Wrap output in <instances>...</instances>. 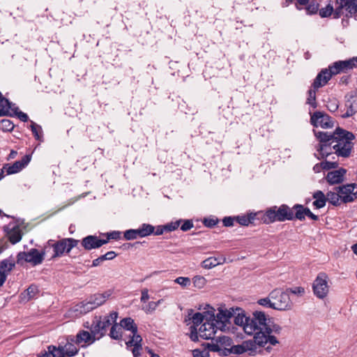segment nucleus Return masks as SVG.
<instances>
[{"label":"nucleus","mask_w":357,"mask_h":357,"mask_svg":"<svg viewBox=\"0 0 357 357\" xmlns=\"http://www.w3.org/2000/svg\"><path fill=\"white\" fill-rule=\"evenodd\" d=\"M314 134L319 141L316 146L317 151L320 157L318 159L328 157L335 153L338 157L348 158L354 147L352 141L354 135L344 129L337 128L333 132H322L313 130Z\"/></svg>","instance_id":"f257e3e1"},{"label":"nucleus","mask_w":357,"mask_h":357,"mask_svg":"<svg viewBox=\"0 0 357 357\" xmlns=\"http://www.w3.org/2000/svg\"><path fill=\"white\" fill-rule=\"evenodd\" d=\"M120 326L126 331L132 333V335L130 339L126 342L127 347H133L132 353L134 357H138L141 355V350L142 349V337L137 334V326L135 321L131 317L123 318L121 320Z\"/></svg>","instance_id":"20e7f679"},{"label":"nucleus","mask_w":357,"mask_h":357,"mask_svg":"<svg viewBox=\"0 0 357 357\" xmlns=\"http://www.w3.org/2000/svg\"><path fill=\"white\" fill-rule=\"evenodd\" d=\"M256 214H250L249 215L236 216V221L241 225L248 226L249 224L252 223Z\"/></svg>","instance_id":"473e14b6"},{"label":"nucleus","mask_w":357,"mask_h":357,"mask_svg":"<svg viewBox=\"0 0 357 357\" xmlns=\"http://www.w3.org/2000/svg\"><path fill=\"white\" fill-rule=\"evenodd\" d=\"M332 77L328 68L322 69L317 75L312 84V87L315 89H319L320 87L326 85Z\"/></svg>","instance_id":"4be33fe9"},{"label":"nucleus","mask_w":357,"mask_h":357,"mask_svg":"<svg viewBox=\"0 0 357 357\" xmlns=\"http://www.w3.org/2000/svg\"><path fill=\"white\" fill-rule=\"evenodd\" d=\"M3 230L6 233V236L12 244H16L21 241L22 234L19 226L11 225H6L3 227Z\"/></svg>","instance_id":"412c9836"},{"label":"nucleus","mask_w":357,"mask_h":357,"mask_svg":"<svg viewBox=\"0 0 357 357\" xmlns=\"http://www.w3.org/2000/svg\"><path fill=\"white\" fill-rule=\"evenodd\" d=\"M206 315H207V314L205 316H204L203 314H202L200 312L195 313L191 318L193 324L196 326H198L199 325H200L202 323V321H204V317H206V318L207 317Z\"/></svg>","instance_id":"09e8293b"},{"label":"nucleus","mask_w":357,"mask_h":357,"mask_svg":"<svg viewBox=\"0 0 357 357\" xmlns=\"http://www.w3.org/2000/svg\"><path fill=\"white\" fill-rule=\"evenodd\" d=\"M311 0H296L295 6L297 10H301L303 9L301 6H306L310 2Z\"/></svg>","instance_id":"774afa93"},{"label":"nucleus","mask_w":357,"mask_h":357,"mask_svg":"<svg viewBox=\"0 0 357 357\" xmlns=\"http://www.w3.org/2000/svg\"><path fill=\"white\" fill-rule=\"evenodd\" d=\"M142 296L140 298L141 302L146 303L149 299V290L144 288L142 290Z\"/></svg>","instance_id":"338daca9"},{"label":"nucleus","mask_w":357,"mask_h":357,"mask_svg":"<svg viewBox=\"0 0 357 357\" xmlns=\"http://www.w3.org/2000/svg\"><path fill=\"white\" fill-rule=\"evenodd\" d=\"M294 218L303 221L305 219L306 207L301 204H295L292 208Z\"/></svg>","instance_id":"c85d7f7f"},{"label":"nucleus","mask_w":357,"mask_h":357,"mask_svg":"<svg viewBox=\"0 0 357 357\" xmlns=\"http://www.w3.org/2000/svg\"><path fill=\"white\" fill-rule=\"evenodd\" d=\"M313 198L315 200L313 202L312 205L317 208H321L326 205V199L324 192L321 190H317L313 194Z\"/></svg>","instance_id":"bb28decb"},{"label":"nucleus","mask_w":357,"mask_h":357,"mask_svg":"<svg viewBox=\"0 0 357 357\" xmlns=\"http://www.w3.org/2000/svg\"><path fill=\"white\" fill-rule=\"evenodd\" d=\"M81 243L85 250H91L107 243V240L100 239L97 236L89 235L82 238Z\"/></svg>","instance_id":"aec40b11"},{"label":"nucleus","mask_w":357,"mask_h":357,"mask_svg":"<svg viewBox=\"0 0 357 357\" xmlns=\"http://www.w3.org/2000/svg\"><path fill=\"white\" fill-rule=\"evenodd\" d=\"M30 128L31 132L36 138V139L42 142L43 141V130L40 125H38L33 121H31Z\"/></svg>","instance_id":"2f4dec72"},{"label":"nucleus","mask_w":357,"mask_h":357,"mask_svg":"<svg viewBox=\"0 0 357 357\" xmlns=\"http://www.w3.org/2000/svg\"><path fill=\"white\" fill-rule=\"evenodd\" d=\"M294 219L293 209L286 204H282L279 207L274 206L268 208L261 217L265 224L274 222H284Z\"/></svg>","instance_id":"39448f33"},{"label":"nucleus","mask_w":357,"mask_h":357,"mask_svg":"<svg viewBox=\"0 0 357 357\" xmlns=\"http://www.w3.org/2000/svg\"><path fill=\"white\" fill-rule=\"evenodd\" d=\"M287 292L289 295V293L302 296L305 294V289L302 287H295L291 288H287L286 289Z\"/></svg>","instance_id":"8fccbe9b"},{"label":"nucleus","mask_w":357,"mask_h":357,"mask_svg":"<svg viewBox=\"0 0 357 357\" xmlns=\"http://www.w3.org/2000/svg\"><path fill=\"white\" fill-rule=\"evenodd\" d=\"M101 324L105 331L109 326L112 325V323L109 320V317L107 316L104 317L102 319L101 318Z\"/></svg>","instance_id":"69168bd1"},{"label":"nucleus","mask_w":357,"mask_h":357,"mask_svg":"<svg viewBox=\"0 0 357 357\" xmlns=\"http://www.w3.org/2000/svg\"><path fill=\"white\" fill-rule=\"evenodd\" d=\"M236 220L235 217H225L222 220V223L225 227H231L234 225V222Z\"/></svg>","instance_id":"680f3d73"},{"label":"nucleus","mask_w":357,"mask_h":357,"mask_svg":"<svg viewBox=\"0 0 357 357\" xmlns=\"http://www.w3.org/2000/svg\"><path fill=\"white\" fill-rule=\"evenodd\" d=\"M214 340H212V342L211 343L207 344V347L209 351H214V352H219L222 355V351L224 350L221 346L219 344V343L215 340V342Z\"/></svg>","instance_id":"de8ad7c7"},{"label":"nucleus","mask_w":357,"mask_h":357,"mask_svg":"<svg viewBox=\"0 0 357 357\" xmlns=\"http://www.w3.org/2000/svg\"><path fill=\"white\" fill-rule=\"evenodd\" d=\"M123 236L127 241L135 240L138 237L141 238L140 231L139 230V228L136 229H128L124 232Z\"/></svg>","instance_id":"4c0bfd02"},{"label":"nucleus","mask_w":357,"mask_h":357,"mask_svg":"<svg viewBox=\"0 0 357 357\" xmlns=\"http://www.w3.org/2000/svg\"><path fill=\"white\" fill-rule=\"evenodd\" d=\"M345 72L357 67V57H353L348 60L342 61Z\"/></svg>","instance_id":"c03bdc74"},{"label":"nucleus","mask_w":357,"mask_h":357,"mask_svg":"<svg viewBox=\"0 0 357 357\" xmlns=\"http://www.w3.org/2000/svg\"><path fill=\"white\" fill-rule=\"evenodd\" d=\"M193 227V222L190 220H186L183 222V225L181 226V229L183 231H186L190 230Z\"/></svg>","instance_id":"e2e57ef3"},{"label":"nucleus","mask_w":357,"mask_h":357,"mask_svg":"<svg viewBox=\"0 0 357 357\" xmlns=\"http://www.w3.org/2000/svg\"><path fill=\"white\" fill-rule=\"evenodd\" d=\"M207 316H210V319L216 324L217 328L220 331H225V328H229L227 324H229V319L234 317L233 311L227 310H219L217 314L215 316L214 313L207 312Z\"/></svg>","instance_id":"9b49d317"},{"label":"nucleus","mask_w":357,"mask_h":357,"mask_svg":"<svg viewBox=\"0 0 357 357\" xmlns=\"http://www.w3.org/2000/svg\"><path fill=\"white\" fill-rule=\"evenodd\" d=\"M282 328L274 323H267L264 327L255 330L252 334L253 339L243 341L245 352L249 356H255L260 353L261 348H264L267 352H271L272 347L279 344L276 335H280Z\"/></svg>","instance_id":"f03ea898"},{"label":"nucleus","mask_w":357,"mask_h":357,"mask_svg":"<svg viewBox=\"0 0 357 357\" xmlns=\"http://www.w3.org/2000/svg\"><path fill=\"white\" fill-rule=\"evenodd\" d=\"M121 233L119 231H113L112 232L107 233V238L105 240H107V243L109 240L114 239V240H119L121 238Z\"/></svg>","instance_id":"052dcab7"},{"label":"nucleus","mask_w":357,"mask_h":357,"mask_svg":"<svg viewBox=\"0 0 357 357\" xmlns=\"http://www.w3.org/2000/svg\"><path fill=\"white\" fill-rule=\"evenodd\" d=\"M85 327L89 328L90 331L96 336L98 337V340L102 338L105 334V331L104 330L101 324V317H95L91 326L84 325Z\"/></svg>","instance_id":"b1692460"},{"label":"nucleus","mask_w":357,"mask_h":357,"mask_svg":"<svg viewBox=\"0 0 357 357\" xmlns=\"http://www.w3.org/2000/svg\"><path fill=\"white\" fill-rule=\"evenodd\" d=\"M182 220H178L174 222H170L165 225V231H172L176 230L180 225Z\"/></svg>","instance_id":"6e6d98bb"},{"label":"nucleus","mask_w":357,"mask_h":357,"mask_svg":"<svg viewBox=\"0 0 357 357\" xmlns=\"http://www.w3.org/2000/svg\"><path fill=\"white\" fill-rule=\"evenodd\" d=\"M79 241L67 238H63L60 241L55 242L54 240H49L47 245L52 246L54 251L53 257L62 256L65 252L68 253L75 247L77 246Z\"/></svg>","instance_id":"1a4fd4ad"},{"label":"nucleus","mask_w":357,"mask_h":357,"mask_svg":"<svg viewBox=\"0 0 357 357\" xmlns=\"http://www.w3.org/2000/svg\"><path fill=\"white\" fill-rule=\"evenodd\" d=\"M319 4L316 0H311L307 5L305 6V9L307 15H314L319 10Z\"/></svg>","instance_id":"e433bc0d"},{"label":"nucleus","mask_w":357,"mask_h":357,"mask_svg":"<svg viewBox=\"0 0 357 357\" xmlns=\"http://www.w3.org/2000/svg\"><path fill=\"white\" fill-rule=\"evenodd\" d=\"M271 298L273 299L272 308L277 310H289L291 309L293 303L289 295L281 289H275L271 292Z\"/></svg>","instance_id":"6e6552de"},{"label":"nucleus","mask_w":357,"mask_h":357,"mask_svg":"<svg viewBox=\"0 0 357 357\" xmlns=\"http://www.w3.org/2000/svg\"><path fill=\"white\" fill-rule=\"evenodd\" d=\"M13 102H10L9 100L4 98L3 96L0 99V116H13L12 113L10 112Z\"/></svg>","instance_id":"a878e982"},{"label":"nucleus","mask_w":357,"mask_h":357,"mask_svg":"<svg viewBox=\"0 0 357 357\" xmlns=\"http://www.w3.org/2000/svg\"><path fill=\"white\" fill-rule=\"evenodd\" d=\"M192 282L194 287L198 289H202L205 286L206 280L203 276L196 275L192 278Z\"/></svg>","instance_id":"a18cd8bd"},{"label":"nucleus","mask_w":357,"mask_h":357,"mask_svg":"<svg viewBox=\"0 0 357 357\" xmlns=\"http://www.w3.org/2000/svg\"><path fill=\"white\" fill-rule=\"evenodd\" d=\"M156 308L157 303H155L154 301H151L146 305L142 307V310L147 314L153 312Z\"/></svg>","instance_id":"13d9d810"},{"label":"nucleus","mask_w":357,"mask_h":357,"mask_svg":"<svg viewBox=\"0 0 357 357\" xmlns=\"http://www.w3.org/2000/svg\"><path fill=\"white\" fill-rule=\"evenodd\" d=\"M15 266V261L12 256L0 261V287L3 285L8 274Z\"/></svg>","instance_id":"f3484780"},{"label":"nucleus","mask_w":357,"mask_h":357,"mask_svg":"<svg viewBox=\"0 0 357 357\" xmlns=\"http://www.w3.org/2000/svg\"><path fill=\"white\" fill-rule=\"evenodd\" d=\"M38 293V288L35 284L30 285L22 294L24 298L27 301L34 298Z\"/></svg>","instance_id":"f704fd0d"},{"label":"nucleus","mask_w":357,"mask_h":357,"mask_svg":"<svg viewBox=\"0 0 357 357\" xmlns=\"http://www.w3.org/2000/svg\"><path fill=\"white\" fill-rule=\"evenodd\" d=\"M330 73H331L332 76L337 75L342 72H345L342 61H338L334 62L332 65L328 66Z\"/></svg>","instance_id":"72a5a7b5"},{"label":"nucleus","mask_w":357,"mask_h":357,"mask_svg":"<svg viewBox=\"0 0 357 357\" xmlns=\"http://www.w3.org/2000/svg\"><path fill=\"white\" fill-rule=\"evenodd\" d=\"M155 227L150 225L144 223L139 227V230L140 231L141 238L148 236L152 234L154 232Z\"/></svg>","instance_id":"c9c22d12"},{"label":"nucleus","mask_w":357,"mask_h":357,"mask_svg":"<svg viewBox=\"0 0 357 357\" xmlns=\"http://www.w3.org/2000/svg\"><path fill=\"white\" fill-rule=\"evenodd\" d=\"M14 127L13 123L9 119H3L0 122V128L3 131H11Z\"/></svg>","instance_id":"49530a36"},{"label":"nucleus","mask_w":357,"mask_h":357,"mask_svg":"<svg viewBox=\"0 0 357 357\" xmlns=\"http://www.w3.org/2000/svg\"><path fill=\"white\" fill-rule=\"evenodd\" d=\"M243 353H245L243 342H242L241 344L231 346L230 348L224 349L222 351L223 356H228L231 354H242Z\"/></svg>","instance_id":"7c9ffc66"},{"label":"nucleus","mask_w":357,"mask_h":357,"mask_svg":"<svg viewBox=\"0 0 357 357\" xmlns=\"http://www.w3.org/2000/svg\"><path fill=\"white\" fill-rule=\"evenodd\" d=\"M109 336L114 340H121L122 337V328L116 324L112 326Z\"/></svg>","instance_id":"58836bf2"},{"label":"nucleus","mask_w":357,"mask_h":357,"mask_svg":"<svg viewBox=\"0 0 357 357\" xmlns=\"http://www.w3.org/2000/svg\"><path fill=\"white\" fill-rule=\"evenodd\" d=\"M216 340L223 349H228L227 348L228 347H231V346L233 343L232 339L231 337H229L228 336H225V335L219 336L216 339Z\"/></svg>","instance_id":"a19ab883"},{"label":"nucleus","mask_w":357,"mask_h":357,"mask_svg":"<svg viewBox=\"0 0 357 357\" xmlns=\"http://www.w3.org/2000/svg\"><path fill=\"white\" fill-rule=\"evenodd\" d=\"M31 155H25L20 160L15 161L13 165L6 164L3 169L8 175L16 174L24 168L30 162Z\"/></svg>","instance_id":"6ab92c4d"},{"label":"nucleus","mask_w":357,"mask_h":357,"mask_svg":"<svg viewBox=\"0 0 357 357\" xmlns=\"http://www.w3.org/2000/svg\"><path fill=\"white\" fill-rule=\"evenodd\" d=\"M272 301H273V299L271 298V293H270L268 297L259 299L257 303L260 305L272 308V303H273Z\"/></svg>","instance_id":"5fc2aeb1"},{"label":"nucleus","mask_w":357,"mask_h":357,"mask_svg":"<svg viewBox=\"0 0 357 357\" xmlns=\"http://www.w3.org/2000/svg\"><path fill=\"white\" fill-rule=\"evenodd\" d=\"M344 106L347 112L341 115L343 119H347L352 116L357 112V91H351L348 93L345 97Z\"/></svg>","instance_id":"4468645a"},{"label":"nucleus","mask_w":357,"mask_h":357,"mask_svg":"<svg viewBox=\"0 0 357 357\" xmlns=\"http://www.w3.org/2000/svg\"><path fill=\"white\" fill-rule=\"evenodd\" d=\"M75 340L73 338L71 339L72 342H74ZM63 351L65 354V356L67 357H72L75 356L78 351L79 349L76 347L75 344L73 342H68L63 347Z\"/></svg>","instance_id":"cd10ccee"},{"label":"nucleus","mask_w":357,"mask_h":357,"mask_svg":"<svg viewBox=\"0 0 357 357\" xmlns=\"http://www.w3.org/2000/svg\"><path fill=\"white\" fill-rule=\"evenodd\" d=\"M346 173L347 169L344 168L331 171L327 174L326 179L331 185L338 184L344 181V176Z\"/></svg>","instance_id":"5701e85b"},{"label":"nucleus","mask_w":357,"mask_h":357,"mask_svg":"<svg viewBox=\"0 0 357 357\" xmlns=\"http://www.w3.org/2000/svg\"><path fill=\"white\" fill-rule=\"evenodd\" d=\"M45 255L44 251L39 252L36 248H32L28 252H20L17 255L15 263L23 265L24 262H27L35 266L43 263Z\"/></svg>","instance_id":"9d476101"},{"label":"nucleus","mask_w":357,"mask_h":357,"mask_svg":"<svg viewBox=\"0 0 357 357\" xmlns=\"http://www.w3.org/2000/svg\"><path fill=\"white\" fill-rule=\"evenodd\" d=\"M357 188V184L349 183L336 188L341 195L343 203L352 202L357 199V192H354V189Z\"/></svg>","instance_id":"2eb2a0df"},{"label":"nucleus","mask_w":357,"mask_h":357,"mask_svg":"<svg viewBox=\"0 0 357 357\" xmlns=\"http://www.w3.org/2000/svg\"><path fill=\"white\" fill-rule=\"evenodd\" d=\"M174 282L180 284L182 287H187L190 285L191 280L188 277H178L174 280Z\"/></svg>","instance_id":"3c124183"},{"label":"nucleus","mask_w":357,"mask_h":357,"mask_svg":"<svg viewBox=\"0 0 357 357\" xmlns=\"http://www.w3.org/2000/svg\"><path fill=\"white\" fill-rule=\"evenodd\" d=\"M225 257L222 256L219 257H208L202 261V267L210 269L219 264H222L225 262Z\"/></svg>","instance_id":"393cba45"},{"label":"nucleus","mask_w":357,"mask_h":357,"mask_svg":"<svg viewBox=\"0 0 357 357\" xmlns=\"http://www.w3.org/2000/svg\"><path fill=\"white\" fill-rule=\"evenodd\" d=\"M97 340H98V337H96L91 331L82 330L76 335L75 342L77 344H80L81 347L85 348Z\"/></svg>","instance_id":"a211bd4d"},{"label":"nucleus","mask_w":357,"mask_h":357,"mask_svg":"<svg viewBox=\"0 0 357 357\" xmlns=\"http://www.w3.org/2000/svg\"><path fill=\"white\" fill-rule=\"evenodd\" d=\"M342 15L357 20V0H335L334 18Z\"/></svg>","instance_id":"0eeeda50"},{"label":"nucleus","mask_w":357,"mask_h":357,"mask_svg":"<svg viewBox=\"0 0 357 357\" xmlns=\"http://www.w3.org/2000/svg\"><path fill=\"white\" fill-rule=\"evenodd\" d=\"M47 349L53 357H66L63 347H56L55 346L50 345Z\"/></svg>","instance_id":"37998d69"},{"label":"nucleus","mask_w":357,"mask_h":357,"mask_svg":"<svg viewBox=\"0 0 357 357\" xmlns=\"http://www.w3.org/2000/svg\"><path fill=\"white\" fill-rule=\"evenodd\" d=\"M234 324L242 327L246 334H252L255 330L264 327L267 323L273 321L268 318L264 312L255 311L252 317H246L243 313L238 312L236 316L234 315Z\"/></svg>","instance_id":"7ed1b4c3"},{"label":"nucleus","mask_w":357,"mask_h":357,"mask_svg":"<svg viewBox=\"0 0 357 357\" xmlns=\"http://www.w3.org/2000/svg\"><path fill=\"white\" fill-rule=\"evenodd\" d=\"M321 166L322 169L329 170L331 169H335L338 166V163L337 162H330L328 160H325L321 162Z\"/></svg>","instance_id":"603ef678"},{"label":"nucleus","mask_w":357,"mask_h":357,"mask_svg":"<svg viewBox=\"0 0 357 357\" xmlns=\"http://www.w3.org/2000/svg\"><path fill=\"white\" fill-rule=\"evenodd\" d=\"M206 321L200 326L199 331V335L202 338L205 340H214V335L217 329L216 324L210 319V316L206 315Z\"/></svg>","instance_id":"dca6fc26"},{"label":"nucleus","mask_w":357,"mask_h":357,"mask_svg":"<svg viewBox=\"0 0 357 357\" xmlns=\"http://www.w3.org/2000/svg\"><path fill=\"white\" fill-rule=\"evenodd\" d=\"M310 123L314 127H321L325 129L333 127L331 117L319 111H317L311 115Z\"/></svg>","instance_id":"ddd939ff"},{"label":"nucleus","mask_w":357,"mask_h":357,"mask_svg":"<svg viewBox=\"0 0 357 357\" xmlns=\"http://www.w3.org/2000/svg\"><path fill=\"white\" fill-rule=\"evenodd\" d=\"M193 357H209L208 351L205 349L201 350L199 349L192 351Z\"/></svg>","instance_id":"bf43d9fd"},{"label":"nucleus","mask_w":357,"mask_h":357,"mask_svg":"<svg viewBox=\"0 0 357 357\" xmlns=\"http://www.w3.org/2000/svg\"><path fill=\"white\" fill-rule=\"evenodd\" d=\"M326 196V202H328L334 206H339L342 202L341 199V195L340 192H338V190L337 192H327Z\"/></svg>","instance_id":"c756f323"},{"label":"nucleus","mask_w":357,"mask_h":357,"mask_svg":"<svg viewBox=\"0 0 357 357\" xmlns=\"http://www.w3.org/2000/svg\"><path fill=\"white\" fill-rule=\"evenodd\" d=\"M318 89H315L314 88H311L308 91V97L307 98V104L312 106L313 108H316L317 106L316 102V93Z\"/></svg>","instance_id":"79ce46f5"},{"label":"nucleus","mask_w":357,"mask_h":357,"mask_svg":"<svg viewBox=\"0 0 357 357\" xmlns=\"http://www.w3.org/2000/svg\"><path fill=\"white\" fill-rule=\"evenodd\" d=\"M334 12L335 8L331 3L319 10V14L322 18L330 17L332 15L334 16Z\"/></svg>","instance_id":"ea45409f"},{"label":"nucleus","mask_w":357,"mask_h":357,"mask_svg":"<svg viewBox=\"0 0 357 357\" xmlns=\"http://www.w3.org/2000/svg\"><path fill=\"white\" fill-rule=\"evenodd\" d=\"M112 295L111 291L102 294H95L84 301L80 302L73 307L76 315L84 314L102 305Z\"/></svg>","instance_id":"423d86ee"},{"label":"nucleus","mask_w":357,"mask_h":357,"mask_svg":"<svg viewBox=\"0 0 357 357\" xmlns=\"http://www.w3.org/2000/svg\"><path fill=\"white\" fill-rule=\"evenodd\" d=\"M218 222V220L217 218H205L204 220V224L207 227H213Z\"/></svg>","instance_id":"0e129e2a"},{"label":"nucleus","mask_w":357,"mask_h":357,"mask_svg":"<svg viewBox=\"0 0 357 357\" xmlns=\"http://www.w3.org/2000/svg\"><path fill=\"white\" fill-rule=\"evenodd\" d=\"M327 108L331 112H335L337 110L339 105L338 101L336 99L331 100L327 103Z\"/></svg>","instance_id":"4d7b16f0"},{"label":"nucleus","mask_w":357,"mask_h":357,"mask_svg":"<svg viewBox=\"0 0 357 357\" xmlns=\"http://www.w3.org/2000/svg\"><path fill=\"white\" fill-rule=\"evenodd\" d=\"M328 276L324 273H320L314 280L312 289L314 295L319 298H325L328 293Z\"/></svg>","instance_id":"f8f14e48"},{"label":"nucleus","mask_w":357,"mask_h":357,"mask_svg":"<svg viewBox=\"0 0 357 357\" xmlns=\"http://www.w3.org/2000/svg\"><path fill=\"white\" fill-rule=\"evenodd\" d=\"M13 116H17L18 119L22 122H26L29 120V116L26 113H24L21 111H19L18 107H15V109L13 110V113H12Z\"/></svg>","instance_id":"864d4df0"}]
</instances>
